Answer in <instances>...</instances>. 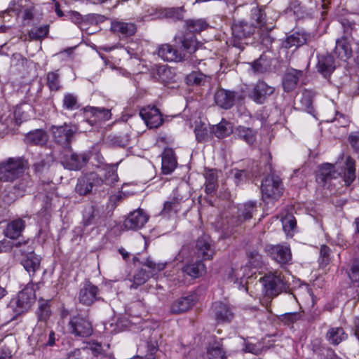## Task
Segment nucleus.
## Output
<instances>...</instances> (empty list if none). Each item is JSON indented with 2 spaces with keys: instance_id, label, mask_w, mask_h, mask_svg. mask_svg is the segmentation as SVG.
I'll return each instance as SVG.
<instances>
[{
  "instance_id": "nucleus-64",
  "label": "nucleus",
  "mask_w": 359,
  "mask_h": 359,
  "mask_svg": "<svg viewBox=\"0 0 359 359\" xmlns=\"http://www.w3.org/2000/svg\"><path fill=\"white\" fill-rule=\"evenodd\" d=\"M84 348H75L67 353L66 359H85Z\"/></svg>"
},
{
  "instance_id": "nucleus-28",
  "label": "nucleus",
  "mask_w": 359,
  "mask_h": 359,
  "mask_svg": "<svg viewBox=\"0 0 359 359\" xmlns=\"http://www.w3.org/2000/svg\"><path fill=\"white\" fill-rule=\"evenodd\" d=\"M177 165V160L172 149H165L162 154V170L164 174L172 172Z\"/></svg>"
},
{
  "instance_id": "nucleus-26",
  "label": "nucleus",
  "mask_w": 359,
  "mask_h": 359,
  "mask_svg": "<svg viewBox=\"0 0 359 359\" xmlns=\"http://www.w3.org/2000/svg\"><path fill=\"white\" fill-rule=\"evenodd\" d=\"M334 58L330 55H323L318 57L317 68L325 77L330 76L335 69Z\"/></svg>"
},
{
  "instance_id": "nucleus-51",
  "label": "nucleus",
  "mask_w": 359,
  "mask_h": 359,
  "mask_svg": "<svg viewBox=\"0 0 359 359\" xmlns=\"http://www.w3.org/2000/svg\"><path fill=\"white\" fill-rule=\"evenodd\" d=\"M47 84L51 90H59L60 86V74L58 71L50 72L47 74Z\"/></svg>"
},
{
  "instance_id": "nucleus-8",
  "label": "nucleus",
  "mask_w": 359,
  "mask_h": 359,
  "mask_svg": "<svg viewBox=\"0 0 359 359\" xmlns=\"http://www.w3.org/2000/svg\"><path fill=\"white\" fill-rule=\"evenodd\" d=\"M140 116L149 128H156L162 125L163 119L158 109L153 106H147L140 111Z\"/></svg>"
},
{
  "instance_id": "nucleus-3",
  "label": "nucleus",
  "mask_w": 359,
  "mask_h": 359,
  "mask_svg": "<svg viewBox=\"0 0 359 359\" xmlns=\"http://www.w3.org/2000/svg\"><path fill=\"white\" fill-rule=\"evenodd\" d=\"M261 191L264 198L278 199L283 192V184L279 177L273 175L266 176L262 181Z\"/></svg>"
},
{
  "instance_id": "nucleus-31",
  "label": "nucleus",
  "mask_w": 359,
  "mask_h": 359,
  "mask_svg": "<svg viewBox=\"0 0 359 359\" xmlns=\"http://www.w3.org/2000/svg\"><path fill=\"white\" fill-rule=\"evenodd\" d=\"M348 334L341 327H330L325 335L326 340L332 345L337 346L341 341H345Z\"/></svg>"
},
{
  "instance_id": "nucleus-13",
  "label": "nucleus",
  "mask_w": 359,
  "mask_h": 359,
  "mask_svg": "<svg viewBox=\"0 0 359 359\" xmlns=\"http://www.w3.org/2000/svg\"><path fill=\"white\" fill-rule=\"evenodd\" d=\"M149 217L141 209L132 212L124 221V226L127 229L136 230L144 226Z\"/></svg>"
},
{
  "instance_id": "nucleus-60",
  "label": "nucleus",
  "mask_w": 359,
  "mask_h": 359,
  "mask_svg": "<svg viewBox=\"0 0 359 359\" xmlns=\"http://www.w3.org/2000/svg\"><path fill=\"white\" fill-rule=\"evenodd\" d=\"M22 245L20 242L13 243L7 240L0 241V253L6 252L12 250L13 247L20 248Z\"/></svg>"
},
{
  "instance_id": "nucleus-54",
  "label": "nucleus",
  "mask_w": 359,
  "mask_h": 359,
  "mask_svg": "<svg viewBox=\"0 0 359 359\" xmlns=\"http://www.w3.org/2000/svg\"><path fill=\"white\" fill-rule=\"evenodd\" d=\"M144 266L150 269L147 273H149L150 276H152L156 273L163 270L165 264L163 263H156L151 258H147L144 263Z\"/></svg>"
},
{
  "instance_id": "nucleus-42",
  "label": "nucleus",
  "mask_w": 359,
  "mask_h": 359,
  "mask_svg": "<svg viewBox=\"0 0 359 359\" xmlns=\"http://www.w3.org/2000/svg\"><path fill=\"white\" fill-rule=\"evenodd\" d=\"M211 132L218 138H223L229 135L231 132L230 123L226 121H222L216 126L211 128Z\"/></svg>"
},
{
  "instance_id": "nucleus-46",
  "label": "nucleus",
  "mask_w": 359,
  "mask_h": 359,
  "mask_svg": "<svg viewBox=\"0 0 359 359\" xmlns=\"http://www.w3.org/2000/svg\"><path fill=\"white\" fill-rule=\"evenodd\" d=\"M355 161L350 156H348L346 160V172L344 174L346 183L350 184L355 180Z\"/></svg>"
},
{
  "instance_id": "nucleus-49",
  "label": "nucleus",
  "mask_w": 359,
  "mask_h": 359,
  "mask_svg": "<svg viewBox=\"0 0 359 359\" xmlns=\"http://www.w3.org/2000/svg\"><path fill=\"white\" fill-rule=\"evenodd\" d=\"M62 106L63 108L67 110L72 111L77 109L79 107V104L76 96L72 93L65 94L64 95Z\"/></svg>"
},
{
  "instance_id": "nucleus-22",
  "label": "nucleus",
  "mask_w": 359,
  "mask_h": 359,
  "mask_svg": "<svg viewBox=\"0 0 359 359\" xmlns=\"http://www.w3.org/2000/svg\"><path fill=\"white\" fill-rule=\"evenodd\" d=\"M25 228V222L18 218L9 222L4 231V234L8 238L15 240L19 238Z\"/></svg>"
},
{
  "instance_id": "nucleus-5",
  "label": "nucleus",
  "mask_w": 359,
  "mask_h": 359,
  "mask_svg": "<svg viewBox=\"0 0 359 359\" xmlns=\"http://www.w3.org/2000/svg\"><path fill=\"white\" fill-rule=\"evenodd\" d=\"M103 184V179L97 173H88L78 180L75 187L76 192L81 196L90 194L94 187H98Z\"/></svg>"
},
{
  "instance_id": "nucleus-62",
  "label": "nucleus",
  "mask_w": 359,
  "mask_h": 359,
  "mask_svg": "<svg viewBox=\"0 0 359 359\" xmlns=\"http://www.w3.org/2000/svg\"><path fill=\"white\" fill-rule=\"evenodd\" d=\"M300 102L302 105V107L305 109H309L312 107V98L311 93L309 91H304L302 94V97L300 98Z\"/></svg>"
},
{
  "instance_id": "nucleus-35",
  "label": "nucleus",
  "mask_w": 359,
  "mask_h": 359,
  "mask_svg": "<svg viewBox=\"0 0 359 359\" xmlns=\"http://www.w3.org/2000/svg\"><path fill=\"white\" fill-rule=\"evenodd\" d=\"M234 134L248 144H252L256 140V132L250 128L239 126L235 128Z\"/></svg>"
},
{
  "instance_id": "nucleus-48",
  "label": "nucleus",
  "mask_w": 359,
  "mask_h": 359,
  "mask_svg": "<svg viewBox=\"0 0 359 359\" xmlns=\"http://www.w3.org/2000/svg\"><path fill=\"white\" fill-rule=\"evenodd\" d=\"M208 355L210 359H224L225 352L218 343H214L208 349Z\"/></svg>"
},
{
  "instance_id": "nucleus-37",
  "label": "nucleus",
  "mask_w": 359,
  "mask_h": 359,
  "mask_svg": "<svg viewBox=\"0 0 359 359\" xmlns=\"http://www.w3.org/2000/svg\"><path fill=\"white\" fill-rule=\"evenodd\" d=\"M180 209V199L173 197L164 203L161 214L165 217H170L172 214H177Z\"/></svg>"
},
{
  "instance_id": "nucleus-9",
  "label": "nucleus",
  "mask_w": 359,
  "mask_h": 359,
  "mask_svg": "<svg viewBox=\"0 0 359 359\" xmlns=\"http://www.w3.org/2000/svg\"><path fill=\"white\" fill-rule=\"evenodd\" d=\"M98 287L89 281L84 283L79 293V302L90 306L100 299Z\"/></svg>"
},
{
  "instance_id": "nucleus-15",
  "label": "nucleus",
  "mask_w": 359,
  "mask_h": 359,
  "mask_svg": "<svg viewBox=\"0 0 359 359\" xmlns=\"http://www.w3.org/2000/svg\"><path fill=\"white\" fill-rule=\"evenodd\" d=\"M255 210V203L249 202L241 205L238 208L237 217L232 218L231 224L233 226H236L241 225L245 221H247L252 217V215Z\"/></svg>"
},
{
  "instance_id": "nucleus-39",
  "label": "nucleus",
  "mask_w": 359,
  "mask_h": 359,
  "mask_svg": "<svg viewBox=\"0 0 359 359\" xmlns=\"http://www.w3.org/2000/svg\"><path fill=\"white\" fill-rule=\"evenodd\" d=\"M26 141L32 144L43 145L47 142V135L44 131L36 130L26 135Z\"/></svg>"
},
{
  "instance_id": "nucleus-63",
  "label": "nucleus",
  "mask_w": 359,
  "mask_h": 359,
  "mask_svg": "<svg viewBox=\"0 0 359 359\" xmlns=\"http://www.w3.org/2000/svg\"><path fill=\"white\" fill-rule=\"evenodd\" d=\"M348 276L353 282H359V262L355 261L352 264Z\"/></svg>"
},
{
  "instance_id": "nucleus-52",
  "label": "nucleus",
  "mask_w": 359,
  "mask_h": 359,
  "mask_svg": "<svg viewBox=\"0 0 359 359\" xmlns=\"http://www.w3.org/2000/svg\"><path fill=\"white\" fill-rule=\"evenodd\" d=\"M48 25H43L34 28L29 32V36L31 39L39 40L46 37L48 33Z\"/></svg>"
},
{
  "instance_id": "nucleus-14",
  "label": "nucleus",
  "mask_w": 359,
  "mask_h": 359,
  "mask_svg": "<svg viewBox=\"0 0 359 359\" xmlns=\"http://www.w3.org/2000/svg\"><path fill=\"white\" fill-rule=\"evenodd\" d=\"M274 93V88L264 81H258L250 94V97L257 103L262 104Z\"/></svg>"
},
{
  "instance_id": "nucleus-21",
  "label": "nucleus",
  "mask_w": 359,
  "mask_h": 359,
  "mask_svg": "<svg viewBox=\"0 0 359 359\" xmlns=\"http://www.w3.org/2000/svg\"><path fill=\"white\" fill-rule=\"evenodd\" d=\"M111 29L122 37H128L135 34L137 27L132 22L114 20L111 22Z\"/></svg>"
},
{
  "instance_id": "nucleus-44",
  "label": "nucleus",
  "mask_w": 359,
  "mask_h": 359,
  "mask_svg": "<svg viewBox=\"0 0 359 359\" xmlns=\"http://www.w3.org/2000/svg\"><path fill=\"white\" fill-rule=\"evenodd\" d=\"M86 355H91L92 359H102L104 357V353L102 346L98 344H93L89 347L84 348Z\"/></svg>"
},
{
  "instance_id": "nucleus-43",
  "label": "nucleus",
  "mask_w": 359,
  "mask_h": 359,
  "mask_svg": "<svg viewBox=\"0 0 359 359\" xmlns=\"http://www.w3.org/2000/svg\"><path fill=\"white\" fill-rule=\"evenodd\" d=\"M186 25L190 32L197 33L206 29L208 27V24L203 19L188 20L186 22Z\"/></svg>"
},
{
  "instance_id": "nucleus-20",
  "label": "nucleus",
  "mask_w": 359,
  "mask_h": 359,
  "mask_svg": "<svg viewBox=\"0 0 359 359\" xmlns=\"http://www.w3.org/2000/svg\"><path fill=\"white\" fill-rule=\"evenodd\" d=\"M158 55L163 60L168 62H180L185 57L184 54L175 50L168 43L163 44L159 47Z\"/></svg>"
},
{
  "instance_id": "nucleus-23",
  "label": "nucleus",
  "mask_w": 359,
  "mask_h": 359,
  "mask_svg": "<svg viewBox=\"0 0 359 359\" xmlns=\"http://www.w3.org/2000/svg\"><path fill=\"white\" fill-rule=\"evenodd\" d=\"M272 259L280 264L287 263L292 257L290 249L287 246L277 245L270 248Z\"/></svg>"
},
{
  "instance_id": "nucleus-6",
  "label": "nucleus",
  "mask_w": 359,
  "mask_h": 359,
  "mask_svg": "<svg viewBox=\"0 0 359 359\" xmlns=\"http://www.w3.org/2000/svg\"><path fill=\"white\" fill-rule=\"evenodd\" d=\"M36 298L35 291L33 285L27 284L18 294L15 299H13L11 303L15 304L18 308L19 312H22L29 309L34 302Z\"/></svg>"
},
{
  "instance_id": "nucleus-57",
  "label": "nucleus",
  "mask_w": 359,
  "mask_h": 359,
  "mask_svg": "<svg viewBox=\"0 0 359 359\" xmlns=\"http://www.w3.org/2000/svg\"><path fill=\"white\" fill-rule=\"evenodd\" d=\"M251 268H259L262 264V256L257 251L250 252L249 254V262Z\"/></svg>"
},
{
  "instance_id": "nucleus-11",
  "label": "nucleus",
  "mask_w": 359,
  "mask_h": 359,
  "mask_svg": "<svg viewBox=\"0 0 359 359\" xmlns=\"http://www.w3.org/2000/svg\"><path fill=\"white\" fill-rule=\"evenodd\" d=\"M232 36L233 37V46H238L239 41L243 39L250 36L255 32V27L251 24L243 21L234 22L231 27Z\"/></svg>"
},
{
  "instance_id": "nucleus-41",
  "label": "nucleus",
  "mask_w": 359,
  "mask_h": 359,
  "mask_svg": "<svg viewBox=\"0 0 359 359\" xmlns=\"http://www.w3.org/2000/svg\"><path fill=\"white\" fill-rule=\"evenodd\" d=\"M205 191L212 193L217 187V175L215 170L210 169L205 172Z\"/></svg>"
},
{
  "instance_id": "nucleus-7",
  "label": "nucleus",
  "mask_w": 359,
  "mask_h": 359,
  "mask_svg": "<svg viewBox=\"0 0 359 359\" xmlns=\"http://www.w3.org/2000/svg\"><path fill=\"white\" fill-rule=\"evenodd\" d=\"M68 326L69 332L75 336L86 337L93 332L91 323L81 317L76 316L71 318Z\"/></svg>"
},
{
  "instance_id": "nucleus-32",
  "label": "nucleus",
  "mask_w": 359,
  "mask_h": 359,
  "mask_svg": "<svg viewBox=\"0 0 359 359\" xmlns=\"http://www.w3.org/2000/svg\"><path fill=\"white\" fill-rule=\"evenodd\" d=\"M100 211L93 205L85 208L83 215V224L84 226L100 224Z\"/></svg>"
},
{
  "instance_id": "nucleus-56",
  "label": "nucleus",
  "mask_w": 359,
  "mask_h": 359,
  "mask_svg": "<svg viewBox=\"0 0 359 359\" xmlns=\"http://www.w3.org/2000/svg\"><path fill=\"white\" fill-rule=\"evenodd\" d=\"M43 330H39L38 331V334H36V336H38V342H40L41 345L45 346H53L55 344V333L53 331H50L48 334V340L47 342H44V339L46 338V334H44L42 331H44ZM35 336V334H34Z\"/></svg>"
},
{
  "instance_id": "nucleus-40",
  "label": "nucleus",
  "mask_w": 359,
  "mask_h": 359,
  "mask_svg": "<svg viewBox=\"0 0 359 359\" xmlns=\"http://www.w3.org/2000/svg\"><path fill=\"white\" fill-rule=\"evenodd\" d=\"M194 133L198 142L208 141L210 137L211 128H208L206 124L201 122L196 123Z\"/></svg>"
},
{
  "instance_id": "nucleus-18",
  "label": "nucleus",
  "mask_w": 359,
  "mask_h": 359,
  "mask_svg": "<svg viewBox=\"0 0 359 359\" xmlns=\"http://www.w3.org/2000/svg\"><path fill=\"white\" fill-rule=\"evenodd\" d=\"M196 302V297L193 294L182 297L174 302L170 305V312L178 314L185 312L190 309Z\"/></svg>"
},
{
  "instance_id": "nucleus-24",
  "label": "nucleus",
  "mask_w": 359,
  "mask_h": 359,
  "mask_svg": "<svg viewBox=\"0 0 359 359\" xmlns=\"http://www.w3.org/2000/svg\"><path fill=\"white\" fill-rule=\"evenodd\" d=\"M216 104L222 108L229 109L234 103L235 93L224 89L218 90L215 95Z\"/></svg>"
},
{
  "instance_id": "nucleus-59",
  "label": "nucleus",
  "mask_w": 359,
  "mask_h": 359,
  "mask_svg": "<svg viewBox=\"0 0 359 359\" xmlns=\"http://www.w3.org/2000/svg\"><path fill=\"white\" fill-rule=\"evenodd\" d=\"M252 18L257 22L260 27L264 26L265 14L263 13L261 8L258 7L253 8L252 9Z\"/></svg>"
},
{
  "instance_id": "nucleus-61",
  "label": "nucleus",
  "mask_w": 359,
  "mask_h": 359,
  "mask_svg": "<svg viewBox=\"0 0 359 359\" xmlns=\"http://www.w3.org/2000/svg\"><path fill=\"white\" fill-rule=\"evenodd\" d=\"M301 318L299 313H286L281 316L280 320L285 323H293Z\"/></svg>"
},
{
  "instance_id": "nucleus-17",
  "label": "nucleus",
  "mask_w": 359,
  "mask_h": 359,
  "mask_svg": "<svg viewBox=\"0 0 359 359\" xmlns=\"http://www.w3.org/2000/svg\"><path fill=\"white\" fill-rule=\"evenodd\" d=\"M252 273L248 264L245 266H236L231 268L228 271V279L233 283H239L243 285L245 283V279L250 278Z\"/></svg>"
},
{
  "instance_id": "nucleus-36",
  "label": "nucleus",
  "mask_w": 359,
  "mask_h": 359,
  "mask_svg": "<svg viewBox=\"0 0 359 359\" xmlns=\"http://www.w3.org/2000/svg\"><path fill=\"white\" fill-rule=\"evenodd\" d=\"M182 271L192 278H198L205 273V266L201 261H197L184 266Z\"/></svg>"
},
{
  "instance_id": "nucleus-38",
  "label": "nucleus",
  "mask_w": 359,
  "mask_h": 359,
  "mask_svg": "<svg viewBox=\"0 0 359 359\" xmlns=\"http://www.w3.org/2000/svg\"><path fill=\"white\" fill-rule=\"evenodd\" d=\"M336 171L334 167L331 163H325L320 167L319 173L316 176V180L318 182L325 183L329 179L335 177Z\"/></svg>"
},
{
  "instance_id": "nucleus-19",
  "label": "nucleus",
  "mask_w": 359,
  "mask_h": 359,
  "mask_svg": "<svg viewBox=\"0 0 359 359\" xmlns=\"http://www.w3.org/2000/svg\"><path fill=\"white\" fill-rule=\"evenodd\" d=\"M88 157L85 154H77L72 153L69 156H66L62 164L65 168L71 170H79L87 163Z\"/></svg>"
},
{
  "instance_id": "nucleus-53",
  "label": "nucleus",
  "mask_w": 359,
  "mask_h": 359,
  "mask_svg": "<svg viewBox=\"0 0 359 359\" xmlns=\"http://www.w3.org/2000/svg\"><path fill=\"white\" fill-rule=\"evenodd\" d=\"M158 75L163 83H170L174 79V74L170 67L163 66L158 69Z\"/></svg>"
},
{
  "instance_id": "nucleus-10",
  "label": "nucleus",
  "mask_w": 359,
  "mask_h": 359,
  "mask_svg": "<svg viewBox=\"0 0 359 359\" xmlns=\"http://www.w3.org/2000/svg\"><path fill=\"white\" fill-rule=\"evenodd\" d=\"M86 117L88 118L86 121L91 126L93 122H103L108 121L111 117V113L109 109L104 107H95L87 106L83 109Z\"/></svg>"
},
{
  "instance_id": "nucleus-34",
  "label": "nucleus",
  "mask_w": 359,
  "mask_h": 359,
  "mask_svg": "<svg viewBox=\"0 0 359 359\" xmlns=\"http://www.w3.org/2000/svg\"><path fill=\"white\" fill-rule=\"evenodd\" d=\"M175 43H180L182 47L189 53L196 52L198 48V42L191 34L178 35L175 37Z\"/></svg>"
},
{
  "instance_id": "nucleus-30",
  "label": "nucleus",
  "mask_w": 359,
  "mask_h": 359,
  "mask_svg": "<svg viewBox=\"0 0 359 359\" xmlns=\"http://www.w3.org/2000/svg\"><path fill=\"white\" fill-rule=\"evenodd\" d=\"M21 263L29 275L34 276L40 268L41 258L31 252L21 261Z\"/></svg>"
},
{
  "instance_id": "nucleus-12",
  "label": "nucleus",
  "mask_w": 359,
  "mask_h": 359,
  "mask_svg": "<svg viewBox=\"0 0 359 359\" xmlns=\"http://www.w3.org/2000/svg\"><path fill=\"white\" fill-rule=\"evenodd\" d=\"M211 312L218 323L229 322L233 317L230 306L222 302H215L212 306Z\"/></svg>"
},
{
  "instance_id": "nucleus-33",
  "label": "nucleus",
  "mask_w": 359,
  "mask_h": 359,
  "mask_svg": "<svg viewBox=\"0 0 359 359\" xmlns=\"http://www.w3.org/2000/svg\"><path fill=\"white\" fill-rule=\"evenodd\" d=\"M309 35L303 32H295L287 36L283 41V46L285 48H298L306 43Z\"/></svg>"
},
{
  "instance_id": "nucleus-4",
  "label": "nucleus",
  "mask_w": 359,
  "mask_h": 359,
  "mask_svg": "<svg viewBox=\"0 0 359 359\" xmlns=\"http://www.w3.org/2000/svg\"><path fill=\"white\" fill-rule=\"evenodd\" d=\"M77 130L76 125L65 123L62 126H53L50 132L57 143L63 147H69Z\"/></svg>"
},
{
  "instance_id": "nucleus-2",
  "label": "nucleus",
  "mask_w": 359,
  "mask_h": 359,
  "mask_svg": "<svg viewBox=\"0 0 359 359\" xmlns=\"http://www.w3.org/2000/svg\"><path fill=\"white\" fill-rule=\"evenodd\" d=\"M260 280L264 294L269 297H276L289 288L285 276L280 271H270L261 278Z\"/></svg>"
},
{
  "instance_id": "nucleus-47",
  "label": "nucleus",
  "mask_w": 359,
  "mask_h": 359,
  "mask_svg": "<svg viewBox=\"0 0 359 359\" xmlns=\"http://www.w3.org/2000/svg\"><path fill=\"white\" fill-rule=\"evenodd\" d=\"M150 275L145 269H141L133 276V284L130 288L136 289L138 286L143 285L149 278Z\"/></svg>"
},
{
  "instance_id": "nucleus-27",
  "label": "nucleus",
  "mask_w": 359,
  "mask_h": 359,
  "mask_svg": "<svg viewBox=\"0 0 359 359\" xmlns=\"http://www.w3.org/2000/svg\"><path fill=\"white\" fill-rule=\"evenodd\" d=\"M334 53L339 58L343 60H346L351 56L352 50L347 37L342 36L337 39Z\"/></svg>"
},
{
  "instance_id": "nucleus-50",
  "label": "nucleus",
  "mask_w": 359,
  "mask_h": 359,
  "mask_svg": "<svg viewBox=\"0 0 359 359\" xmlns=\"http://www.w3.org/2000/svg\"><path fill=\"white\" fill-rule=\"evenodd\" d=\"M118 181V175L116 173V165H111L107 168V172L104 175L103 183L107 185H111Z\"/></svg>"
},
{
  "instance_id": "nucleus-29",
  "label": "nucleus",
  "mask_w": 359,
  "mask_h": 359,
  "mask_svg": "<svg viewBox=\"0 0 359 359\" xmlns=\"http://www.w3.org/2000/svg\"><path fill=\"white\" fill-rule=\"evenodd\" d=\"M302 76L301 71L291 69L288 71L284 76L283 79V87L285 91L290 92L293 90Z\"/></svg>"
},
{
  "instance_id": "nucleus-58",
  "label": "nucleus",
  "mask_w": 359,
  "mask_h": 359,
  "mask_svg": "<svg viewBox=\"0 0 359 359\" xmlns=\"http://www.w3.org/2000/svg\"><path fill=\"white\" fill-rule=\"evenodd\" d=\"M283 228L286 233H290L296 226V220L292 215H286L282 219Z\"/></svg>"
},
{
  "instance_id": "nucleus-55",
  "label": "nucleus",
  "mask_w": 359,
  "mask_h": 359,
  "mask_svg": "<svg viewBox=\"0 0 359 359\" xmlns=\"http://www.w3.org/2000/svg\"><path fill=\"white\" fill-rule=\"evenodd\" d=\"M270 67L269 62L264 56H261L257 60L255 61L252 67L255 72L262 73L268 70Z\"/></svg>"
},
{
  "instance_id": "nucleus-16",
  "label": "nucleus",
  "mask_w": 359,
  "mask_h": 359,
  "mask_svg": "<svg viewBox=\"0 0 359 359\" xmlns=\"http://www.w3.org/2000/svg\"><path fill=\"white\" fill-rule=\"evenodd\" d=\"M196 247L198 257H202L204 260L212 259L215 250L212 245L210 237L203 236L199 238L197 240Z\"/></svg>"
},
{
  "instance_id": "nucleus-45",
  "label": "nucleus",
  "mask_w": 359,
  "mask_h": 359,
  "mask_svg": "<svg viewBox=\"0 0 359 359\" xmlns=\"http://www.w3.org/2000/svg\"><path fill=\"white\" fill-rule=\"evenodd\" d=\"M207 79V76L201 72H192L186 77V82L188 85H203Z\"/></svg>"
},
{
  "instance_id": "nucleus-1",
  "label": "nucleus",
  "mask_w": 359,
  "mask_h": 359,
  "mask_svg": "<svg viewBox=\"0 0 359 359\" xmlns=\"http://www.w3.org/2000/svg\"><path fill=\"white\" fill-rule=\"evenodd\" d=\"M25 161L21 158H9L0 163V181L14 182L17 195H22L32 185L30 175L26 172Z\"/></svg>"
},
{
  "instance_id": "nucleus-25",
  "label": "nucleus",
  "mask_w": 359,
  "mask_h": 359,
  "mask_svg": "<svg viewBox=\"0 0 359 359\" xmlns=\"http://www.w3.org/2000/svg\"><path fill=\"white\" fill-rule=\"evenodd\" d=\"M36 314L39 318V323L34 329L33 334H38L39 330H43L46 327V320L50 315V306L47 302H40Z\"/></svg>"
}]
</instances>
